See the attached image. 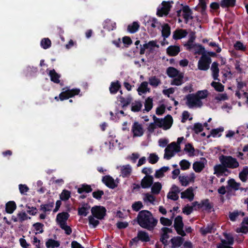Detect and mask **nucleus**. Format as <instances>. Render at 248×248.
I'll use <instances>...</instances> for the list:
<instances>
[{"label":"nucleus","mask_w":248,"mask_h":248,"mask_svg":"<svg viewBox=\"0 0 248 248\" xmlns=\"http://www.w3.org/2000/svg\"><path fill=\"white\" fill-rule=\"evenodd\" d=\"M138 224L142 228L151 231L156 226L158 220L153 217L152 213L148 210L139 212L137 217Z\"/></svg>","instance_id":"nucleus-1"},{"label":"nucleus","mask_w":248,"mask_h":248,"mask_svg":"<svg viewBox=\"0 0 248 248\" xmlns=\"http://www.w3.org/2000/svg\"><path fill=\"white\" fill-rule=\"evenodd\" d=\"M62 92L61 93L59 96H55L54 99L58 101L59 100L63 101L64 100L72 98L76 95H78L80 92V90L78 88L72 89H68L67 87L63 88Z\"/></svg>","instance_id":"nucleus-2"},{"label":"nucleus","mask_w":248,"mask_h":248,"mask_svg":"<svg viewBox=\"0 0 248 248\" xmlns=\"http://www.w3.org/2000/svg\"><path fill=\"white\" fill-rule=\"evenodd\" d=\"M218 159L221 164L229 169H234L239 166L237 159L230 155H222L219 156Z\"/></svg>","instance_id":"nucleus-3"},{"label":"nucleus","mask_w":248,"mask_h":248,"mask_svg":"<svg viewBox=\"0 0 248 248\" xmlns=\"http://www.w3.org/2000/svg\"><path fill=\"white\" fill-rule=\"evenodd\" d=\"M186 105L189 108H192L194 107H201L202 106V102L200 100L196 93H190L186 96Z\"/></svg>","instance_id":"nucleus-4"},{"label":"nucleus","mask_w":248,"mask_h":248,"mask_svg":"<svg viewBox=\"0 0 248 248\" xmlns=\"http://www.w3.org/2000/svg\"><path fill=\"white\" fill-rule=\"evenodd\" d=\"M180 145H177L176 142L170 143L165 149L164 158L168 160L170 159L174 155V151L178 153L180 152Z\"/></svg>","instance_id":"nucleus-5"},{"label":"nucleus","mask_w":248,"mask_h":248,"mask_svg":"<svg viewBox=\"0 0 248 248\" xmlns=\"http://www.w3.org/2000/svg\"><path fill=\"white\" fill-rule=\"evenodd\" d=\"M212 62L211 58L207 55H203L201 56L198 62V68L202 71H207L210 67Z\"/></svg>","instance_id":"nucleus-6"},{"label":"nucleus","mask_w":248,"mask_h":248,"mask_svg":"<svg viewBox=\"0 0 248 248\" xmlns=\"http://www.w3.org/2000/svg\"><path fill=\"white\" fill-rule=\"evenodd\" d=\"M106 209L105 207L102 206L95 205L91 209L92 215L95 218L100 220L104 218L105 216L106 215Z\"/></svg>","instance_id":"nucleus-7"},{"label":"nucleus","mask_w":248,"mask_h":248,"mask_svg":"<svg viewBox=\"0 0 248 248\" xmlns=\"http://www.w3.org/2000/svg\"><path fill=\"white\" fill-rule=\"evenodd\" d=\"M159 47V46L157 44L156 41H150L147 43H145L143 45H140V55H143L145 52L146 49H149V52L147 51L148 54H149L153 50L154 47Z\"/></svg>","instance_id":"nucleus-8"},{"label":"nucleus","mask_w":248,"mask_h":248,"mask_svg":"<svg viewBox=\"0 0 248 248\" xmlns=\"http://www.w3.org/2000/svg\"><path fill=\"white\" fill-rule=\"evenodd\" d=\"M171 3H173V2L172 1L171 2L165 1H163L162 2V7L160 9L158 8L157 9L156 12V15L157 16L162 17L164 15H168L171 7L170 5Z\"/></svg>","instance_id":"nucleus-9"},{"label":"nucleus","mask_w":248,"mask_h":248,"mask_svg":"<svg viewBox=\"0 0 248 248\" xmlns=\"http://www.w3.org/2000/svg\"><path fill=\"white\" fill-rule=\"evenodd\" d=\"M102 182L108 188L114 189L118 186L114 179L110 175H106L102 178Z\"/></svg>","instance_id":"nucleus-10"},{"label":"nucleus","mask_w":248,"mask_h":248,"mask_svg":"<svg viewBox=\"0 0 248 248\" xmlns=\"http://www.w3.org/2000/svg\"><path fill=\"white\" fill-rule=\"evenodd\" d=\"M141 187L142 188H149L153 184L154 177L152 175H145L141 181Z\"/></svg>","instance_id":"nucleus-11"},{"label":"nucleus","mask_w":248,"mask_h":248,"mask_svg":"<svg viewBox=\"0 0 248 248\" xmlns=\"http://www.w3.org/2000/svg\"><path fill=\"white\" fill-rule=\"evenodd\" d=\"M70 215L66 212H62L57 214L56 222L60 226L62 224H67L66 221L69 217Z\"/></svg>","instance_id":"nucleus-12"},{"label":"nucleus","mask_w":248,"mask_h":248,"mask_svg":"<svg viewBox=\"0 0 248 248\" xmlns=\"http://www.w3.org/2000/svg\"><path fill=\"white\" fill-rule=\"evenodd\" d=\"M182 11L183 12V16L186 23L188 22L189 19L193 18V16H192V11L188 5L183 6Z\"/></svg>","instance_id":"nucleus-13"},{"label":"nucleus","mask_w":248,"mask_h":248,"mask_svg":"<svg viewBox=\"0 0 248 248\" xmlns=\"http://www.w3.org/2000/svg\"><path fill=\"white\" fill-rule=\"evenodd\" d=\"M132 131L135 137H140L142 136L144 133L141 125L137 122L133 124Z\"/></svg>","instance_id":"nucleus-14"},{"label":"nucleus","mask_w":248,"mask_h":248,"mask_svg":"<svg viewBox=\"0 0 248 248\" xmlns=\"http://www.w3.org/2000/svg\"><path fill=\"white\" fill-rule=\"evenodd\" d=\"M211 70L212 71V76L214 80L220 81V79L218 78L219 72L218 63L217 62H214L212 63Z\"/></svg>","instance_id":"nucleus-15"},{"label":"nucleus","mask_w":248,"mask_h":248,"mask_svg":"<svg viewBox=\"0 0 248 248\" xmlns=\"http://www.w3.org/2000/svg\"><path fill=\"white\" fill-rule=\"evenodd\" d=\"M91 207L88 203H83L81 207H78V216L86 217L89 213Z\"/></svg>","instance_id":"nucleus-16"},{"label":"nucleus","mask_w":248,"mask_h":248,"mask_svg":"<svg viewBox=\"0 0 248 248\" xmlns=\"http://www.w3.org/2000/svg\"><path fill=\"white\" fill-rule=\"evenodd\" d=\"M172 248H177L181 246L184 241V239L181 236L172 237L170 240Z\"/></svg>","instance_id":"nucleus-17"},{"label":"nucleus","mask_w":248,"mask_h":248,"mask_svg":"<svg viewBox=\"0 0 248 248\" xmlns=\"http://www.w3.org/2000/svg\"><path fill=\"white\" fill-rule=\"evenodd\" d=\"M204 208V210L211 212V210L213 208L212 203H210L209 200L208 199L202 200L201 201L200 204L198 209Z\"/></svg>","instance_id":"nucleus-18"},{"label":"nucleus","mask_w":248,"mask_h":248,"mask_svg":"<svg viewBox=\"0 0 248 248\" xmlns=\"http://www.w3.org/2000/svg\"><path fill=\"white\" fill-rule=\"evenodd\" d=\"M187 31L186 30L178 29L175 30L173 33V38L174 40H179L186 36Z\"/></svg>","instance_id":"nucleus-19"},{"label":"nucleus","mask_w":248,"mask_h":248,"mask_svg":"<svg viewBox=\"0 0 248 248\" xmlns=\"http://www.w3.org/2000/svg\"><path fill=\"white\" fill-rule=\"evenodd\" d=\"M182 199H188L189 201H192L194 199V193L192 187L186 189L185 191L182 192L181 194Z\"/></svg>","instance_id":"nucleus-20"},{"label":"nucleus","mask_w":248,"mask_h":248,"mask_svg":"<svg viewBox=\"0 0 248 248\" xmlns=\"http://www.w3.org/2000/svg\"><path fill=\"white\" fill-rule=\"evenodd\" d=\"M167 53L170 56H175L180 51V48L177 46H170L167 48Z\"/></svg>","instance_id":"nucleus-21"},{"label":"nucleus","mask_w":248,"mask_h":248,"mask_svg":"<svg viewBox=\"0 0 248 248\" xmlns=\"http://www.w3.org/2000/svg\"><path fill=\"white\" fill-rule=\"evenodd\" d=\"M240 215L244 217L245 215V213L241 211L235 210L233 212H230L229 213V218L231 221L234 222Z\"/></svg>","instance_id":"nucleus-22"},{"label":"nucleus","mask_w":248,"mask_h":248,"mask_svg":"<svg viewBox=\"0 0 248 248\" xmlns=\"http://www.w3.org/2000/svg\"><path fill=\"white\" fill-rule=\"evenodd\" d=\"M103 25V28L108 31H112L116 28V23L109 19H107L105 20Z\"/></svg>","instance_id":"nucleus-23"},{"label":"nucleus","mask_w":248,"mask_h":248,"mask_svg":"<svg viewBox=\"0 0 248 248\" xmlns=\"http://www.w3.org/2000/svg\"><path fill=\"white\" fill-rule=\"evenodd\" d=\"M48 76L50 77L51 81L54 83H59L60 82L61 75L57 73L54 69L49 71Z\"/></svg>","instance_id":"nucleus-24"},{"label":"nucleus","mask_w":248,"mask_h":248,"mask_svg":"<svg viewBox=\"0 0 248 248\" xmlns=\"http://www.w3.org/2000/svg\"><path fill=\"white\" fill-rule=\"evenodd\" d=\"M237 232H242L243 233H247L248 232V217H245L241 223V227L239 229H237Z\"/></svg>","instance_id":"nucleus-25"},{"label":"nucleus","mask_w":248,"mask_h":248,"mask_svg":"<svg viewBox=\"0 0 248 248\" xmlns=\"http://www.w3.org/2000/svg\"><path fill=\"white\" fill-rule=\"evenodd\" d=\"M138 238L140 241L143 242H148L150 241V238L148 232L144 231H139L137 233Z\"/></svg>","instance_id":"nucleus-26"},{"label":"nucleus","mask_w":248,"mask_h":248,"mask_svg":"<svg viewBox=\"0 0 248 248\" xmlns=\"http://www.w3.org/2000/svg\"><path fill=\"white\" fill-rule=\"evenodd\" d=\"M118 99L122 104L123 108L129 105L132 101V98L131 95H128L126 98H124L122 95H119Z\"/></svg>","instance_id":"nucleus-27"},{"label":"nucleus","mask_w":248,"mask_h":248,"mask_svg":"<svg viewBox=\"0 0 248 248\" xmlns=\"http://www.w3.org/2000/svg\"><path fill=\"white\" fill-rule=\"evenodd\" d=\"M93 191L91 186L87 184H83L80 186L78 188L77 192L79 194H82L83 193H89Z\"/></svg>","instance_id":"nucleus-28"},{"label":"nucleus","mask_w":248,"mask_h":248,"mask_svg":"<svg viewBox=\"0 0 248 248\" xmlns=\"http://www.w3.org/2000/svg\"><path fill=\"white\" fill-rule=\"evenodd\" d=\"M16 208V204L13 201L7 202L5 204V211L8 214H12Z\"/></svg>","instance_id":"nucleus-29"},{"label":"nucleus","mask_w":248,"mask_h":248,"mask_svg":"<svg viewBox=\"0 0 248 248\" xmlns=\"http://www.w3.org/2000/svg\"><path fill=\"white\" fill-rule=\"evenodd\" d=\"M121 85L120 82L117 80L115 82H112L109 88V92L111 94H115L121 88Z\"/></svg>","instance_id":"nucleus-30"},{"label":"nucleus","mask_w":248,"mask_h":248,"mask_svg":"<svg viewBox=\"0 0 248 248\" xmlns=\"http://www.w3.org/2000/svg\"><path fill=\"white\" fill-rule=\"evenodd\" d=\"M214 225L213 224H208L205 228H201L200 232L203 235H205L208 233L214 232Z\"/></svg>","instance_id":"nucleus-31"},{"label":"nucleus","mask_w":248,"mask_h":248,"mask_svg":"<svg viewBox=\"0 0 248 248\" xmlns=\"http://www.w3.org/2000/svg\"><path fill=\"white\" fill-rule=\"evenodd\" d=\"M163 120L164 124L163 128L164 129H169L171 127L173 123L172 116L170 114H168L164 119H163Z\"/></svg>","instance_id":"nucleus-32"},{"label":"nucleus","mask_w":248,"mask_h":248,"mask_svg":"<svg viewBox=\"0 0 248 248\" xmlns=\"http://www.w3.org/2000/svg\"><path fill=\"white\" fill-rule=\"evenodd\" d=\"M235 4L236 0H221L220 2V5L223 8L233 7Z\"/></svg>","instance_id":"nucleus-33"},{"label":"nucleus","mask_w":248,"mask_h":248,"mask_svg":"<svg viewBox=\"0 0 248 248\" xmlns=\"http://www.w3.org/2000/svg\"><path fill=\"white\" fill-rule=\"evenodd\" d=\"M184 74L181 73L177 77L173 78L171 80L170 84L172 85L180 86L183 83Z\"/></svg>","instance_id":"nucleus-34"},{"label":"nucleus","mask_w":248,"mask_h":248,"mask_svg":"<svg viewBox=\"0 0 248 248\" xmlns=\"http://www.w3.org/2000/svg\"><path fill=\"white\" fill-rule=\"evenodd\" d=\"M140 28V24L138 21H134L132 24H129L127 30L131 33L136 32Z\"/></svg>","instance_id":"nucleus-35"},{"label":"nucleus","mask_w":248,"mask_h":248,"mask_svg":"<svg viewBox=\"0 0 248 248\" xmlns=\"http://www.w3.org/2000/svg\"><path fill=\"white\" fill-rule=\"evenodd\" d=\"M151 186V192L154 195H158L162 188V185L159 182L153 183Z\"/></svg>","instance_id":"nucleus-36"},{"label":"nucleus","mask_w":248,"mask_h":248,"mask_svg":"<svg viewBox=\"0 0 248 248\" xmlns=\"http://www.w3.org/2000/svg\"><path fill=\"white\" fill-rule=\"evenodd\" d=\"M132 171V169L129 165L123 166L121 169V175L123 177H127L130 176Z\"/></svg>","instance_id":"nucleus-37"},{"label":"nucleus","mask_w":248,"mask_h":248,"mask_svg":"<svg viewBox=\"0 0 248 248\" xmlns=\"http://www.w3.org/2000/svg\"><path fill=\"white\" fill-rule=\"evenodd\" d=\"M204 167V164L202 161H196L193 164V169L197 173L201 172Z\"/></svg>","instance_id":"nucleus-38"},{"label":"nucleus","mask_w":248,"mask_h":248,"mask_svg":"<svg viewBox=\"0 0 248 248\" xmlns=\"http://www.w3.org/2000/svg\"><path fill=\"white\" fill-rule=\"evenodd\" d=\"M181 73L177 69L173 67H169L167 69V74L170 78H175Z\"/></svg>","instance_id":"nucleus-39"},{"label":"nucleus","mask_w":248,"mask_h":248,"mask_svg":"<svg viewBox=\"0 0 248 248\" xmlns=\"http://www.w3.org/2000/svg\"><path fill=\"white\" fill-rule=\"evenodd\" d=\"M224 166L221 164L216 165L214 167V174H216L217 177L222 176L223 175V169Z\"/></svg>","instance_id":"nucleus-40"},{"label":"nucleus","mask_w":248,"mask_h":248,"mask_svg":"<svg viewBox=\"0 0 248 248\" xmlns=\"http://www.w3.org/2000/svg\"><path fill=\"white\" fill-rule=\"evenodd\" d=\"M46 246L47 248H58L60 246V243L58 241L50 238L46 242Z\"/></svg>","instance_id":"nucleus-41"},{"label":"nucleus","mask_w":248,"mask_h":248,"mask_svg":"<svg viewBox=\"0 0 248 248\" xmlns=\"http://www.w3.org/2000/svg\"><path fill=\"white\" fill-rule=\"evenodd\" d=\"M220 81H212L211 83V86L213 87L215 90L219 92H222L224 90V86L222 84Z\"/></svg>","instance_id":"nucleus-42"},{"label":"nucleus","mask_w":248,"mask_h":248,"mask_svg":"<svg viewBox=\"0 0 248 248\" xmlns=\"http://www.w3.org/2000/svg\"><path fill=\"white\" fill-rule=\"evenodd\" d=\"M248 167L246 166L243 168L242 170L239 174L240 179L243 182H245L248 179Z\"/></svg>","instance_id":"nucleus-43"},{"label":"nucleus","mask_w":248,"mask_h":248,"mask_svg":"<svg viewBox=\"0 0 248 248\" xmlns=\"http://www.w3.org/2000/svg\"><path fill=\"white\" fill-rule=\"evenodd\" d=\"M54 202H49L46 204H41L40 206V210L44 213L51 211L52 208L54 206Z\"/></svg>","instance_id":"nucleus-44"},{"label":"nucleus","mask_w":248,"mask_h":248,"mask_svg":"<svg viewBox=\"0 0 248 248\" xmlns=\"http://www.w3.org/2000/svg\"><path fill=\"white\" fill-rule=\"evenodd\" d=\"M162 36L164 39L168 38L170 34V27L168 24H165L162 27Z\"/></svg>","instance_id":"nucleus-45"},{"label":"nucleus","mask_w":248,"mask_h":248,"mask_svg":"<svg viewBox=\"0 0 248 248\" xmlns=\"http://www.w3.org/2000/svg\"><path fill=\"white\" fill-rule=\"evenodd\" d=\"M228 184L229 187L232 188L235 191L238 190L241 185L240 183H237L234 179H230L228 181Z\"/></svg>","instance_id":"nucleus-46"},{"label":"nucleus","mask_w":248,"mask_h":248,"mask_svg":"<svg viewBox=\"0 0 248 248\" xmlns=\"http://www.w3.org/2000/svg\"><path fill=\"white\" fill-rule=\"evenodd\" d=\"M153 99L150 97H148L145 101V109L143 110V111L145 110L147 112H149L150 110H151L153 106Z\"/></svg>","instance_id":"nucleus-47"},{"label":"nucleus","mask_w":248,"mask_h":248,"mask_svg":"<svg viewBox=\"0 0 248 248\" xmlns=\"http://www.w3.org/2000/svg\"><path fill=\"white\" fill-rule=\"evenodd\" d=\"M71 197V192L66 189L62 190L60 195V198L62 201H66L69 199Z\"/></svg>","instance_id":"nucleus-48"},{"label":"nucleus","mask_w":248,"mask_h":248,"mask_svg":"<svg viewBox=\"0 0 248 248\" xmlns=\"http://www.w3.org/2000/svg\"><path fill=\"white\" fill-rule=\"evenodd\" d=\"M184 223L183 222V218L181 216H178L174 219V227L175 229L177 228H184Z\"/></svg>","instance_id":"nucleus-49"},{"label":"nucleus","mask_w":248,"mask_h":248,"mask_svg":"<svg viewBox=\"0 0 248 248\" xmlns=\"http://www.w3.org/2000/svg\"><path fill=\"white\" fill-rule=\"evenodd\" d=\"M224 131V128L223 127H219V128L213 129L210 132V134L207 136V138H209L210 136H212L213 137L218 136V137L221 136V134L219 133Z\"/></svg>","instance_id":"nucleus-50"},{"label":"nucleus","mask_w":248,"mask_h":248,"mask_svg":"<svg viewBox=\"0 0 248 248\" xmlns=\"http://www.w3.org/2000/svg\"><path fill=\"white\" fill-rule=\"evenodd\" d=\"M137 91L140 94V92L145 93L147 92H149L150 89L148 88V82L146 81L142 82L140 86L138 88Z\"/></svg>","instance_id":"nucleus-51"},{"label":"nucleus","mask_w":248,"mask_h":248,"mask_svg":"<svg viewBox=\"0 0 248 248\" xmlns=\"http://www.w3.org/2000/svg\"><path fill=\"white\" fill-rule=\"evenodd\" d=\"M142 107V104L140 101H135L131 105V111L136 112L140 111Z\"/></svg>","instance_id":"nucleus-52"},{"label":"nucleus","mask_w":248,"mask_h":248,"mask_svg":"<svg viewBox=\"0 0 248 248\" xmlns=\"http://www.w3.org/2000/svg\"><path fill=\"white\" fill-rule=\"evenodd\" d=\"M51 42L48 38H43L41 41V46L44 49H47L51 46Z\"/></svg>","instance_id":"nucleus-53"},{"label":"nucleus","mask_w":248,"mask_h":248,"mask_svg":"<svg viewBox=\"0 0 248 248\" xmlns=\"http://www.w3.org/2000/svg\"><path fill=\"white\" fill-rule=\"evenodd\" d=\"M149 81L150 84L154 87H157L161 83L160 80L155 76L151 77Z\"/></svg>","instance_id":"nucleus-54"},{"label":"nucleus","mask_w":248,"mask_h":248,"mask_svg":"<svg viewBox=\"0 0 248 248\" xmlns=\"http://www.w3.org/2000/svg\"><path fill=\"white\" fill-rule=\"evenodd\" d=\"M198 99L200 100L206 98L208 96V91L206 90L198 91L196 93Z\"/></svg>","instance_id":"nucleus-55"},{"label":"nucleus","mask_w":248,"mask_h":248,"mask_svg":"<svg viewBox=\"0 0 248 248\" xmlns=\"http://www.w3.org/2000/svg\"><path fill=\"white\" fill-rule=\"evenodd\" d=\"M185 151L189 154V156H194L195 149L191 143H187L185 145Z\"/></svg>","instance_id":"nucleus-56"},{"label":"nucleus","mask_w":248,"mask_h":248,"mask_svg":"<svg viewBox=\"0 0 248 248\" xmlns=\"http://www.w3.org/2000/svg\"><path fill=\"white\" fill-rule=\"evenodd\" d=\"M192 129L196 134H198L203 131V125L202 124L199 123H195Z\"/></svg>","instance_id":"nucleus-57"},{"label":"nucleus","mask_w":248,"mask_h":248,"mask_svg":"<svg viewBox=\"0 0 248 248\" xmlns=\"http://www.w3.org/2000/svg\"><path fill=\"white\" fill-rule=\"evenodd\" d=\"M159 160V157L157 155L154 153L150 154L148 160L149 162L152 164H155Z\"/></svg>","instance_id":"nucleus-58"},{"label":"nucleus","mask_w":248,"mask_h":248,"mask_svg":"<svg viewBox=\"0 0 248 248\" xmlns=\"http://www.w3.org/2000/svg\"><path fill=\"white\" fill-rule=\"evenodd\" d=\"M179 165L181 167V170H186L188 169L190 166L189 162L186 159L182 160L180 162Z\"/></svg>","instance_id":"nucleus-59"},{"label":"nucleus","mask_w":248,"mask_h":248,"mask_svg":"<svg viewBox=\"0 0 248 248\" xmlns=\"http://www.w3.org/2000/svg\"><path fill=\"white\" fill-rule=\"evenodd\" d=\"M44 225L43 224L40 222H36L33 224V227L35 229L36 231H38V232H36L37 233H42L43 232V227Z\"/></svg>","instance_id":"nucleus-60"},{"label":"nucleus","mask_w":248,"mask_h":248,"mask_svg":"<svg viewBox=\"0 0 248 248\" xmlns=\"http://www.w3.org/2000/svg\"><path fill=\"white\" fill-rule=\"evenodd\" d=\"M26 207L27 209V212L31 216H35L37 213V209L35 207L31 206L29 204H27Z\"/></svg>","instance_id":"nucleus-61"},{"label":"nucleus","mask_w":248,"mask_h":248,"mask_svg":"<svg viewBox=\"0 0 248 248\" xmlns=\"http://www.w3.org/2000/svg\"><path fill=\"white\" fill-rule=\"evenodd\" d=\"M93 216H90L88 217L89 225H92L93 228H96L99 224V221L98 220L94 219Z\"/></svg>","instance_id":"nucleus-62"},{"label":"nucleus","mask_w":248,"mask_h":248,"mask_svg":"<svg viewBox=\"0 0 248 248\" xmlns=\"http://www.w3.org/2000/svg\"><path fill=\"white\" fill-rule=\"evenodd\" d=\"M196 46L197 47V49L196 50L195 54H198L199 55H207L206 54V51L205 48L203 46H202L201 44H197Z\"/></svg>","instance_id":"nucleus-63"},{"label":"nucleus","mask_w":248,"mask_h":248,"mask_svg":"<svg viewBox=\"0 0 248 248\" xmlns=\"http://www.w3.org/2000/svg\"><path fill=\"white\" fill-rule=\"evenodd\" d=\"M160 223L163 226H170L172 224V220L165 217H161L160 218Z\"/></svg>","instance_id":"nucleus-64"}]
</instances>
